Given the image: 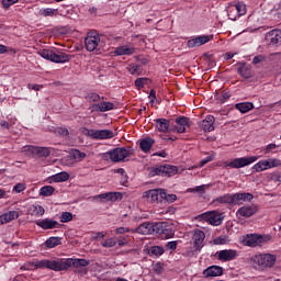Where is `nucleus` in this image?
I'll return each mask as SVG.
<instances>
[{
    "label": "nucleus",
    "mask_w": 281,
    "mask_h": 281,
    "mask_svg": "<svg viewBox=\"0 0 281 281\" xmlns=\"http://www.w3.org/2000/svg\"><path fill=\"white\" fill-rule=\"evenodd\" d=\"M90 261L87 259H42L33 263L35 269H49L50 271H67L70 267L76 269L80 267H89Z\"/></svg>",
    "instance_id": "obj_1"
},
{
    "label": "nucleus",
    "mask_w": 281,
    "mask_h": 281,
    "mask_svg": "<svg viewBox=\"0 0 281 281\" xmlns=\"http://www.w3.org/2000/svg\"><path fill=\"white\" fill-rule=\"evenodd\" d=\"M278 257L271 254L255 255L250 258V263L255 269L265 271V269H271L276 265Z\"/></svg>",
    "instance_id": "obj_2"
},
{
    "label": "nucleus",
    "mask_w": 281,
    "mask_h": 281,
    "mask_svg": "<svg viewBox=\"0 0 281 281\" xmlns=\"http://www.w3.org/2000/svg\"><path fill=\"white\" fill-rule=\"evenodd\" d=\"M37 54L41 58H44V60H50V63L64 64L71 60V55H67V53L56 54L52 49H41Z\"/></svg>",
    "instance_id": "obj_3"
},
{
    "label": "nucleus",
    "mask_w": 281,
    "mask_h": 281,
    "mask_svg": "<svg viewBox=\"0 0 281 281\" xmlns=\"http://www.w3.org/2000/svg\"><path fill=\"white\" fill-rule=\"evenodd\" d=\"M127 157H131V151L126 147H116L103 153V159H111L114 164L124 161Z\"/></svg>",
    "instance_id": "obj_4"
},
{
    "label": "nucleus",
    "mask_w": 281,
    "mask_h": 281,
    "mask_svg": "<svg viewBox=\"0 0 281 281\" xmlns=\"http://www.w3.org/2000/svg\"><path fill=\"white\" fill-rule=\"evenodd\" d=\"M179 172L177 166L172 165H160L158 167L151 168L149 171L150 177H175Z\"/></svg>",
    "instance_id": "obj_5"
},
{
    "label": "nucleus",
    "mask_w": 281,
    "mask_h": 281,
    "mask_svg": "<svg viewBox=\"0 0 281 281\" xmlns=\"http://www.w3.org/2000/svg\"><path fill=\"white\" fill-rule=\"evenodd\" d=\"M196 220L205 221V223H210V225H213L214 227H218V225H222L223 223V217H221V214L216 211L202 213L196 216Z\"/></svg>",
    "instance_id": "obj_6"
},
{
    "label": "nucleus",
    "mask_w": 281,
    "mask_h": 281,
    "mask_svg": "<svg viewBox=\"0 0 281 281\" xmlns=\"http://www.w3.org/2000/svg\"><path fill=\"white\" fill-rule=\"evenodd\" d=\"M86 135L92 139H113L115 134L111 130H88Z\"/></svg>",
    "instance_id": "obj_7"
},
{
    "label": "nucleus",
    "mask_w": 281,
    "mask_h": 281,
    "mask_svg": "<svg viewBox=\"0 0 281 281\" xmlns=\"http://www.w3.org/2000/svg\"><path fill=\"white\" fill-rule=\"evenodd\" d=\"M100 199L101 203H115L116 201H122L123 195L120 192H105L93 196V201H98Z\"/></svg>",
    "instance_id": "obj_8"
},
{
    "label": "nucleus",
    "mask_w": 281,
    "mask_h": 281,
    "mask_svg": "<svg viewBox=\"0 0 281 281\" xmlns=\"http://www.w3.org/2000/svg\"><path fill=\"white\" fill-rule=\"evenodd\" d=\"M270 239V236L250 234L247 235V247H261V245H265Z\"/></svg>",
    "instance_id": "obj_9"
},
{
    "label": "nucleus",
    "mask_w": 281,
    "mask_h": 281,
    "mask_svg": "<svg viewBox=\"0 0 281 281\" xmlns=\"http://www.w3.org/2000/svg\"><path fill=\"white\" fill-rule=\"evenodd\" d=\"M85 43L87 52H95V49H98V45H100V35L88 33V36L85 38Z\"/></svg>",
    "instance_id": "obj_10"
},
{
    "label": "nucleus",
    "mask_w": 281,
    "mask_h": 281,
    "mask_svg": "<svg viewBox=\"0 0 281 281\" xmlns=\"http://www.w3.org/2000/svg\"><path fill=\"white\" fill-rule=\"evenodd\" d=\"M236 258H238V251L234 249L217 251V259L221 260V262H231V260H236Z\"/></svg>",
    "instance_id": "obj_11"
},
{
    "label": "nucleus",
    "mask_w": 281,
    "mask_h": 281,
    "mask_svg": "<svg viewBox=\"0 0 281 281\" xmlns=\"http://www.w3.org/2000/svg\"><path fill=\"white\" fill-rule=\"evenodd\" d=\"M143 196L148 201V203H161V189L145 191Z\"/></svg>",
    "instance_id": "obj_12"
},
{
    "label": "nucleus",
    "mask_w": 281,
    "mask_h": 281,
    "mask_svg": "<svg viewBox=\"0 0 281 281\" xmlns=\"http://www.w3.org/2000/svg\"><path fill=\"white\" fill-rule=\"evenodd\" d=\"M203 243H205V233L203 231H195L193 234V247L195 251L203 249Z\"/></svg>",
    "instance_id": "obj_13"
},
{
    "label": "nucleus",
    "mask_w": 281,
    "mask_h": 281,
    "mask_svg": "<svg viewBox=\"0 0 281 281\" xmlns=\"http://www.w3.org/2000/svg\"><path fill=\"white\" fill-rule=\"evenodd\" d=\"M25 149L29 153H33V155H37L38 157H49V155H52V150H49L47 147H36L29 145L25 147Z\"/></svg>",
    "instance_id": "obj_14"
},
{
    "label": "nucleus",
    "mask_w": 281,
    "mask_h": 281,
    "mask_svg": "<svg viewBox=\"0 0 281 281\" xmlns=\"http://www.w3.org/2000/svg\"><path fill=\"white\" fill-rule=\"evenodd\" d=\"M35 225H37V227H41V229H56L59 224L58 221L52 218H44L41 221H36Z\"/></svg>",
    "instance_id": "obj_15"
},
{
    "label": "nucleus",
    "mask_w": 281,
    "mask_h": 281,
    "mask_svg": "<svg viewBox=\"0 0 281 281\" xmlns=\"http://www.w3.org/2000/svg\"><path fill=\"white\" fill-rule=\"evenodd\" d=\"M132 233L142 234L143 236H149L150 234H153V223L145 222L135 229H132Z\"/></svg>",
    "instance_id": "obj_16"
},
{
    "label": "nucleus",
    "mask_w": 281,
    "mask_h": 281,
    "mask_svg": "<svg viewBox=\"0 0 281 281\" xmlns=\"http://www.w3.org/2000/svg\"><path fill=\"white\" fill-rule=\"evenodd\" d=\"M204 278H218L223 276V267L221 266H210L203 271Z\"/></svg>",
    "instance_id": "obj_17"
},
{
    "label": "nucleus",
    "mask_w": 281,
    "mask_h": 281,
    "mask_svg": "<svg viewBox=\"0 0 281 281\" xmlns=\"http://www.w3.org/2000/svg\"><path fill=\"white\" fill-rule=\"evenodd\" d=\"M214 122H216L214 116L213 115H207L205 117V120H203L200 123V128L203 130L204 133H212V131H214Z\"/></svg>",
    "instance_id": "obj_18"
},
{
    "label": "nucleus",
    "mask_w": 281,
    "mask_h": 281,
    "mask_svg": "<svg viewBox=\"0 0 281 281\" xmlns=\"http://www.w3.org/2000/svg\"><path fill=\"white\" fill-rule=\"evenodd\" d=\"M205 43H210V36L207 35H200L195 38L188 41V47H201V45H205Z\"/></svg>",
    "instance_id": "obj_19"
},
{
    "label": "nucleus",
    "mask_w": 281,
    "mask_h": 281,
    "mask_svg": "<svg viewBox=\"0 0 281 281\" xmlns=\"http://www.w3.org/2000/svg\"><path fill=\"white\" fill-rule=\"evenodd\" d=\"M267 41H269L270 45H280L281 43V31L272 30L266 35Z\"/></svg>",
    "instance_id": "obj_20"
},
{
    "label": "nucleus",
    "mask_w": 281,
    "mask_h": 281,
    "mask_svg": "<svg viewBox=\"0 0 281 281\" xmlns=\"http://www.w3.org/2000/svg\"><path fill=\"white\" fill-rule=\"evenodd\" d=\"M234 198L232 194L226 193L213 200V205H233Z\"/></svg>",
    "instance_id": "obj_21"
},
{
    "label": "nucleus",
    "mask_w": 281,
    "mask_h": 281,
    "mask_svg": "<svg viewBox=\"0 0 281 281\" xmlns=\"http://www.w3.org/2000/svg\"><path fill=\"white\" fill-rule=\"evenodd\" d=\"M176 131L177 133H183L187 126H190V119L186 116H179L176 119Z\"/></svg>",
    "instance_id": "obj_22"
},
{
    "label": "nucleus",
    "mask_w": 281,
    "mask_h": 281,
    "mask_svg": "<svg viewBox=\"0 0 281 281\" xmlns=\"http://www.w3.org/2000/svg\"><path fill=\"white\" fill-rule=\"evenodd\" d=\"M115 56H133L135 54V47H130L126 45L119 46L114 50Z\"/></svg>",
    "instance_id": "obj_23"
},
{
    "label": "nucleus",
    "mask_w": 281,
    "mask_h": 281,
    "mask_svg": "<svg viewBox=\"0 0 281 281\" xmlns=\"http://www.w3.org/2000/svg\"><path fill=\"white\" fill-rule=\"evenodd\" d=\"M19 218V212L10 211L0 215V223L1 225H5L7 223H11V221H16Z\"/></svg>",
    "instance_id": "obj_24"
},
{
    "label": "nucleus",
    "mask_w": 281,
    "mask_h": 281,
    "mask_svg": "<svg viewBox=\"0 0 281 281\" xmlns=\"http://www.w3.org/2000/svg\"><path fill=\"white\" fill-rule=\"evenodd\" d=\"M68 180H69V173H67L66 171L56 173V175L49 177V179H48L49 183H63Z\"/></svg>",
    "instance_id": "obj_25"
},
{
    "label": "nucleus",
    "mask_w": 281,
    "mask_h": 281,
    "mask_svg": "<svg viewBox=\"0 0 281 281\" xmlns=\"http://www.w3.org/2000/svg\"><path fill=\"white\" fill-rule=\"evenodd\" d=\"M154 144L155 139H153L150 136H147L139 142L140 150H143V153H150V148H153Z\"/></svg>",
    "instance_id": "obj_26"
},
{
    "label": "nucleus",
    "mask_w": 281,
    "mask_h": 281,
    "mask_svg": "<svg viewBox=\"0 0 281 281\" xmlns=\"http://www.w3.org/2000/svg\"><path fill=\"white\" fill-rule=\"evenodd\" d=\"M155 122L159 133H168V130L170 128V121L167 119H156Z\"/></svg>",
    "instance_id": "obj_27"
},
{
    "label": "nucleus",
    "mask_w": 281,
    "mask_h": 281,
    "mask_svg": "<svg viewBox=\"0 0 281 281\" xmlns=\"http://www.w3.org/2000/svg\"><path fill=\"white\" fill-rule=\"evenodd\" d=\"M231 12H236L239 18L245 16L247 14V4L245 2H237L232 5Z\"/></svg>",
    "instance_id": "obj_28"
},
{
    "label": "nucleus",
    "mask_w": 281,
    "mask_h": 281,
    "mask_svg": "<svg viewBox=\"0 0 281 281\" xmlns=\"http://www.w3.org/2000/svg\"><path fill=\"white\" fill-rule=\"evenodd\" d=\"M228 168H245L247 166V158H235L228 164H226Z\"/></svg>",
    "instance_id": "obj_29"
},
{
    "label": "nucleus",
    "mask_w": 281,
    "mask_h": 281,
    "mask_svg": "<svg viewBox=\"0 0 281 281\" xmlns=\"http://www.w3.org/2000/svg\"><path fill=\"white\" fill-rule=\"evenodd\" d=\"M265 170H269V161L267 159L259 160L252 166V172H265Z\"/></svg>",
    "instance_id": "obj_30"
},
{
    "label": "nucleus",
    "mask_w": 281,
    "mask_h": 281,
    "mask_svg": "<svg viewBox=\"0 0 281 281\" xmlns=\"http://www.w3.org/2000/svg\"><path fill=\"white\" fill-rule=\"evenodd\" d=\"M161 203H175L177 201V194H170L166 191V189H161Z\"/></svg>",
    "instance_id": "obj_31"
},
{
    "label": "nucleus",
    "mask_w": 281,
    "mask_h": 281,
    "mask_svg": "<svg viewBox=\"0 0 281 281\" xmlns=\"http://www.w3.org/2000/svg\"><path fill=\"white\" fill-rule=\"evenodd\" d=\"M168 223L166 222H158V223H153V234H158V236H161L164 234Z\"/></svg>",
    "instance_id": "obj_32"
},
{
    "label": "nucleus",
    "mask_w": 281,
    "mask_h": 281,
    "mask_svg": "<svg viewBox=\"0 0 281 281\" xmlns=\"http://www.w3.org/2000/svg\"><path fill=\"white\" fill-rule=\"evenodd\" d=\"M233 205H243L247 201V193H235L232 194Z\"/></svg>",
    "instance_id": "obj_33"
},
{
    "label": "nucleus",
    "mask_w": 281,
    "mask_h": 281,
    "mask_svg": "<svg viewBox=\"0 0 281 281\" xmlns=\"http://www.w3.org/2000/svg\"><path fill=\"white\" fill-rule=\"evenodd\" d=\"M61 243H63V238L61 237H49L45 241V246L48 249H54V247H58V245H61Z\"/></svg>",
    "instance_id": "obj_34"
},
{
    "label": "nucleus",
    "mask_w": 281,
    "mask_h": 281,
    "mask_svg": "<svg viewBox=\"0 0 281 281\" xmlns=\"http://www.w3.org/2000/svg\"><path fill=\"white\" fill-rule=\"evenodd\" d=\"M237 74L244 78V80H247V64L245 61H238L236 64Z\"/></svg>",
    "instance_id": "obj_35"
},
{
    "label": "nucleus",
    "mask_w": 281,
    "mask_h": 281,
    "mask_svg": "<svg viewBox=\"0 0 281 281\" xmlns=\"http://www.w3.org/2000/svg\"><path fill=\"white\" fill-rule=\"evenodd\" d=\"M40 16H58V9H52V8H46V9H41L38 12Z\"/></svg>",
    "instance_id": "obj_36"
},
{
    "label": "nucleus",
    "mask_w": 281,
    "mask_h": 281,
    "mask_svg": "<svg viewBox=\"0 0 281 281\" xmlns=\"http://www.w3.org/2000/svg\"><path fill=\"white\" fill-rule=\"evenodd\" d=\"M31 216H43L45 214V209L41 205L30 206Z\"/></svg>",
    "instance_id": "obj_37"
},
{
    "label": "nucleus",
    "mask_w": 281,
    "mask_h": 281,
    "mask_svg": "<svg viewBox=\"0 0 281 281\" xmlns=\"http://www.w3.org/2000/svg\"><path fill=\"white\" fill-rule=\"evenodd\" d=\"M56 192V189L52 186L42 187L40 190V196H52Z\"/></svg>",
    "instance_id": "obj_38"
},
{
    "label": "nucleus",
    "mask_w": 281,
    "mask_h": 281,
    "mask_svg": "<svg viewBox=\"0 0 281 281\" xmlns=\"http://www.w3.org/2000/svg\"><path fill=\"white\" fill-rule=\"evenodd\" d=\"M236 216L239 218V223L243 225L245 223V218H247V206H241L238 209Z\"/></svg>",
    "instance_id": "obj_39"
},
{
    "label": "nucleus",
    "mask_w": 281,
    "mask_h": 281,
    "mask_svg": "<svg viewBox=\"0 0 281 281\" xmlns=\"http://www.w3.org/2000/svg\"><path fill=\"white\" fill-rule=\"evenodd\" d=\"M115 109V104L113 102H101V113H106V111H113Z\"/></svg>",
    "instance_id": "obj_40"
},
{
    "label": "nucleus",
    "mask_w": 281,
    "mask_h": 281,
    "mask_svg": "<svg viewBox=\"0 0 281 281\" xmlns=\"http://www.w3.org/2000/svg\"><path fill=\"white\" fill-rule=\"evenodd\" d=\"M267 161L269 170H271V168H280L281 166V160L278 158H269Z\"/></svg>",
    "instance_id": "obj_41"
},
{
    "label": "nucleus",
    "mask_w": 281,
    "mask_h": 281,
    "mask_svg": "<svg viewBox=\"0 0 281 281\" xmlns=\"http://www.w3.org/2000/svg\"><path fill=\"white\" fill-rule=\"evenodd\" d=\"M151 256H164L165 251L164 250V247L161 246H153L150 249H149Z\"/></svg>",
    "instance_id": "obj_42"
},
{
    "label": "nucleus",
    "mask_w": 281,
    "mask_h": 281,
    "mask_svg": "<svg viewBox=\"0 0 281 281\" xmlns=\"http://www.w3.org/2000/svg\"><path fill=\"white\" fill-rule=\"evenodd\" d=\"M71 155L78 161H82L87 157L86 153L80 151V149H72Z\"/></svg>",
    "instance_id": "obj_43"
},
{
    "label": "nucleus",
    "mask_w": 281,
    "mask_h": 281,
    "mask_svg": "<svg viewBox=\"0 0 281 281\" xmlns=\"http://www.w3.org/2000/svg\"><path fill=\"white\" fill-rule=\"evenodd\" d=\"M86 100L88 102H100L101 97H100V94H98L95 92H90L87 94Z\"/></svg>",
    "instance_id": "obj_44"
},
{
    "label": "nucleus",
    "mask_w": 281,
    "mask_h": 281,
    "mask_svg": "<svg viewBox=\"0 0 281 281\" xmlns=\"http://www.w3.org/2000/svg\"><path fill=\"white\" fill-rule=\"evenodd\" d=\"M69 221H74V214L70 212H63L60 215V223H69Z\"/></svg>",
    "instance_id": "obj_45"
},
{
    "label": "nucleus",
    "mask_w": 281,
    "mask_h": 281,
    "mask_svg": "<svg viewBox=\"0 0 281 281\" xmlns=\"http://www.w3.org/2000/svg\"><path fill=\"white\" fill-rule=\"evenodd\" d=\"M101 245L104 248H111V247H115V245H117V241L113 238H109V239H105L104 241H102Z\"/></svg>",
    "instance_id": "obj_46"
},
{
    "label": "nucleus",
    "mask_w": 281,
    "mask_h": 281,
    "mask_svg": "<svg viewBox=\"0 0 281 281\" xmlns=\"http://www.w3.org/2000/svg\"><path fill=\"white\" fill-rule=\"evenodd\" d=\"M258 212V205L257 204H248L247 206V216H254Z\"/></svg>",
    "instance_id": "obj_47"
},
{
    "label": "nucleus",
    "mask_w": 281,
    "mask_h": 281,
    "mask_svg": "<svg viewBox=\"0 0 281 281\" xmlns=\"http://www.w3.org/2000/svg\"><path fill=\"white\" fill-rule=\"evenodd\" d=\"M235 109H237L239 113H247V102L236 103Z\"/></svg>",
    "instance_id": "obj_48"
},
{
    "label": "nucleus",
    "mask_w": 281,
    "mask_h": 281,
    "mask_svg": "<svg viewBox=\"0 0 281 281\" xmlns=\"http://www.w3.org/2000/svg\"><path fill=\"white\" fill-rule=\"evenodd\" d=\"M228 240L225 236H220L213 240V245H227Z\"/></svg>",
    "instance_id": "obj_49"
},
{
    "label": "nucleus",
    "mask_w": 281,
    "mask_h": 281,
    "mask_svg": "<svg viewBox=\"0 0 281 281\" xmlns=\"http://www.w3.org/2000/svg\"><path fill=\"white\" fill-rule=\"evenodd\" d=\"M232 98V94L229 92H223L222 94L218 95L217 100L222 103L225 104L226 100H229Z\"/></svg>",
    "instance_id": "obj_50"
},
{
    "label": "nucleus",
    "mask_w": 281,
    "mask_h": 281,
    "mask_svg": "<svg viewBox=\"0 0 281 281\" xmlns=\"http://www.w3.org/2000/svg\"><path fill=\"white\" fill-rule=\"evenodd\" d=\"M161 236H165V238H172V236H175V232L172 231V228L166 226L165 231L161 233Z\"/></svg>",
    "instance_id": "obj_51"
},
{
    "label": "nucleus",
    "mask_w": 281,
    "mask_h": 281,
    "mask_svg": "<svg viewBox=\"0 0 281 281\" xmlns=\"http://www.w3.org/2000/svg\"><path fill=\"white\" fill-rule=\"evenodd\" d=\"M227 14H228V19H231V21H236V19L239 18V15L236 11H232V5L227 10Z\"/></svg>",
    "instance_id": "obj_52"
},
{
    "label": "nucleus",
    "mask_w": 281,
    "mask_h": 281,
    "mask_svg": "<svg viewBox=\"0 0 281 281\" xmlns=\"http://www.w3.org/2000/svg\"><path fill=\"white\" fill-rule=\"evenodd\" d=\"M89 111H91V113L102 112L101 103L90 105Z\"/></svg>",
    "instance_id": "obj_53"
},
{
    "label": "nucleus",
    "mask_w": 281,
    "mask_h": 281,
    "mask_svg": "<svg viewBox=\"0 0 281 281\" xmlns=\"http://www.w3.org/2000/svg\"><path fill=\"white\" fill-rule=\"evenodd\" d=\"M278 148V145L270 143L265 148V155H269V153L276 150Z\"/></svg>",
    "instance_id": "obj_54"
},
{
    "label": "nucleus",
    "mask_w": 281,
    "mask_h": 281,
    "mask_svg": "<svg viewBox=\"0 0 281 281\" xmlns=\"http://www.w3.org/2000/svg\"><path fill=\"white\" fill-rule=\"evenodd\" d=\"M14 3H19V0H2V5L8 10L10 5H14Z\"/></svg>",
    "instance_id": "obj_55"
},
{
    "label": "nucleus",
    "mask_w": 281,
    "mask_h": 281,
    "mask_svg": "<svg viewBox=\"0 0 281 281\" xmlns=\"http://www.w3.org/2000/svg\"><path fill=\"white\" fill-rule=\"evenodd\" d=\"M135 85H136L137 89H144V85H146V78L136 79Z\"/></svg>",
    "instance_id": "obj_56"
},
{
    "label": "nucleus",
    "mask_w": 281,
    "mask_h": 281,
    "mask_svg": "<svg viewBox=\"0 0 281 281\" xmlns=\"http://www.w3.org/2000/svg\"><path fill=\"white\" fill-rule=\"evenodd\" d=\"M210 161H214V156H207L206 158L202 159L200 161V168H203V166L210 164Z\"/></svg>",
    "instance_id": "obj_57"
},
{
    "label": "nucleus",
    "mask_w": 281,
    "mask_h": 281,
    "mask_svg": "<svg viewBox=\"0 0 281 281\" xmlns=\"http://www.w3.org/2000/svg\"><path fill=\"white\" fill-rule=\"evenodd\" d=\"M128 232H133V229L128 227H119L115 229V234H127Z\"/></svg>",
    "instance_id": "obj_58"
},
{
    "label": "nucleus",
    "mask_w": 281,
    "mask_h": 281,
    "mask_svg": "<svg viewBox=\"0 0 281 281\" xmlns=\"http://www.w3.org/2000/svg\"><path fill=\"white\" fill-rule=\"evenodd\" d=\"M117 245L119 247H124L125 245H128V239L126 237H119L117 238Z\"/></svg>",
    "instance_id": "obj_59"
},
{
    "label": "nucleus",
    "mask_w": 281,
    "mask_h": 281,
    "mask_svg": "<svg viewBox=\"0 0 281 281\" xmlns=\"http://www.w3.org/2000/svg\"><path fill=\"white\" fill-rule=\"evenodd\" d=\"M58 135H61V137H67V135H69V130L65 128V127H59L57 130Z\"/></svg>",
    "instance_id": "obj_60"
},
{
    "label": "nucleus",
    "mask_w": 281,
    "mask_h": 281,
    "mask_svg": "<svg viewBox=\"0 0 281 281\" xmlns=\"http://www.w3.org/2000/svg\"><path fill=\"white\" fill-rule=\"evenodd\" d=\"M252 63H254V65H259V63H265V56L258 55V56L254 57Z\"/></svg>",
    "instance_id": "obj_61"
},
{
    "label": "nucleus",
    "mask_w": 281,
    "mask_h": 281,
    "mask_svg": "<svg viewBox=\"0 0 281 281\" xmlns=\"http://www.w3.org/2000/svg\"><path fill=\"white\" fill-rule=\"evenodd\" d=\"M13 190L16 191L18 193H21V192H23V190H25V184L18 183L14 186Z\"/></svg>",
    "instance_id": "obj_62"
},
{
    "label": "nucleus",
    "mask_w": 281,
    "mask_h": 281,
    "mask_svg": "<svg viewBox=\"0 0 281 281\" xmlns=\"http://www.w3.org/2000/svg\"><path fill=\"white\" fill-rule=\"evenodd\" d=\"M166 249H171L172 251H175V249H177V241H168L166 245Z\"/></svg>",
    "instance_id": "obj_63"
},
{
    "label": "nucleus",
    "mask_w": 281,
    "mask_h": 281,
    "mask_svg": "<svg viewBox=\"0 0 281 281\" xmlns=\"http://www.w3.org/2000/svg\"><path fill=\"white\" fill-rule=\"evenodd\" d=\"M140 67H142V66H139V65H133V66H131L130 72H131L132 75L137 74V71H139Z\"/></svg>",
    "instance_id": "obj_64"
}]
</instances>
